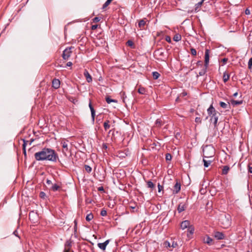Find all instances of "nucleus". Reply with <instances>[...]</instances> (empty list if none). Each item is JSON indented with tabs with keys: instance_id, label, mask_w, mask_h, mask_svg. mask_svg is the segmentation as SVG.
<instances>
[{
	"instance_id": "obj_32",
	"label": "nucleus",
	"mask_w": 252,
	"mask_h": 252,
	"mask_svg": "<svg viewBox=\"0 0 252 252\" xmlns=\"http://www.w3.org/2000/svg\"><path fill=\"white\" fill-rule=\"evenodd\" d=\"M194 227H193L192 225H190L188 228V232L190 234H192L194 232Z\"/></svg>"
},
{
	"instance_id": "obj_51",
	"label": "nucleus",
	"mask_w": 252,
	"mask_h": 252,
	"mask_svg": "<svg viewBox=\"0 0 252 252\" xmlns=\"http://www.w3.org/2000/svg\"><path fill=\"white\" fill-rule=\"evenodd\" d=\"M165 40L167 42H168V43H170L171 42V38H170V36H166L165 37Z\"/></svg>"
},
{
	"instance_id": "obj_64",
	"label": "nucleus",
	"mask_w": 252,
	"mask_h": 252,
	"mask_svg": "<svg viewBox=\"0 0 252 252\" xmlns=\"http://www.w3.org/2000/svg\"><path fill=\"white\" fill-rule=\"evenodd\" d=\"M107 1H108V2H109V3H111V2L112 1V0H107Z\"/></svg>"
},
{
	"instance_id": "obj_27",
	"label": "nucleus",
	"mask_w": 252,
	"mask_h": 252,
	"mask_svg": "<svg viewBox=\"0 0 252 252\" xmlns=\"http://www.w3.org/2000/svg\"><path fill=\"white\" fill-rule=\"evenodd\" d=\"M181 35L179 34H175L174 37H173V40L175 41H179L180 40H181Z\"/></svg>"
},
{
	"instance_id": "obj_30",
	"label": "nucleus",
	"mask_w": 252,
	"mask_h": 252,
	"mask_svg": "<svg viewBox=\"0 0 252 252\" xmlns=\"http://www.w3.org/2000/svg\"><path fill=\"white\" fill-rule=\"evenodd\" d=\"M93 218L94 216L93 214L90 213L89 214H88L86 217V220L88 221H90L93 219Z\"/></svg>"
},
{
	"instance_id": "obj_12",
	"label": "nucleus",
	"mask_w": 252,
	"mask_h": 252,
	"mask_svg": "<svg viewBox=\"0 0 252 252\" xmlns=\"http://www.w3.org/2000/svg\"><path fill=\"white\" fill-rule=\"evenodd\" d=\"M156 53L157 55H158L160 58V59L164 60L165 59L164 56V52L162 49H158L156 51Z\"/></svg>"
},
{
	"instance_id": "obj_10",
	"label": "nucleus",
	"mask_w": 252,
	"mask_h": 252,
	"mask_svg": "<svg viewBox=\"0 0 252 252\" xmlns=\"http://www.w3.org/2000/svg\"><path fill=\"white\" fill-rule=\"evenodd\" d=\"M187 205L183 202L180 203L178 206L177 210L179 213L184 211L187 208Z\"/></svg>"
},
{
	"instance_id": "obj_61",
	"label": "nucleus",
	"mask_w": 252,
	"mask_h": 252,
	"mask_svg": "<svg viewBox=\"0 0 252 252\" xmlns=\"http://www.w3.org/2000/svg\"><path fill=\"white\" fill-rule=\"evenodd\" d=\"M23 142H24V143H23V145H25V147H26V145H27V143L29 142V141H26V140H24H24H23Z\"/></svg>"
},
{
	"instance_id": "obj_19",
	"label": "nucleus",
	"mask_w": 252,
	"mask_h": 252,
	"mask_svg": "<svg viewBox=\"0 0 252 252\" xmlns=\"http://www.w3.org/2000/svg\"><path fill=\"white\" fill-rule=\"evenodd\" d=\"M203 241L205 243L211 245L212 244L213 239L208 236H206L203 239Z\"/></svg>"
},
{
	"instance_id": "obj_18",
	"label": "nucleus",
	"mask_w": 252,
	"mask_h": 252,
	"mask_svg": "<svg viewBox=\"0 0 252 252\" xmlns=\"http://www.w3.org/2000/svg\"><path fill=\"white\" fill-rule=\"evenodd\" d=\"M220 105L221 107L224 109H226L228 111H229V110L230 109V105L229 102L226 103L224 102L221 101L220 103Z\"/></svg>"
},
{
	"instance_id": "obj_54",
	"label": "nucleus",
	"mask_w": 252,
	"mask_h": 252,
	"mask_svg": "<svg viewBox=\"0 0 252 252\" xmlns=\"http://www.w3.org/2000/svg\"><path fill=\"white\" fill-rule=\"evenodd\" d=\"M221 61L223 63V64H225L227 62V58H223L221 60Z\"/></svg>"
},
{
	"instance_id": "obj_14",
	"label": "nucleus",
	"mask_w": 252,
	"mask_h": 252,
	"mask_svg": "<svg viewBox=\"0 0 252 252\" xmlns=\"http://www.w3.org/2000/svg\"><path fill=\"white\" fill-rule=\"evenodd\" d=\"M60 86V81L58 79H54L52 81V87L57 89Z\"/></svg>"
},
{
	"instance_id": "obj_23",
	"label": "nucleus",
	"mask_w": 252,
	"mask_h": 252,
	"mask_svg": "<svg viewBox=\"0 0 252 252\" xmlns=\"http://www.w3.org/2000/svg\"><path fill=\"white\" fill-rule=\"evenodd\" d=\"M138 92L141 94H144L146 93V90L145 88L140 86L138 89Z\"/></svg>"
},
{
	"instance_id": "obj_50",
	"label": "nucleus",
	"mask_w": 252,
	"mask_h": 252,
	"mask_svg": "<svg viewBox=\"0 0 252 252\" xmlns=\"http://www.w3.org/2000/svg\"><path fill=\"white\" fill-rule=\"evenodd\" d=\"M39 196L42 198H44L46 196V194L45 192L41 191L40 192Z\"/></svg>"
},
{
	"instance_id": "obj_41",
	"label": "nucleus",
	"mask_w": 252,
	"mask_h": 252,
	"mask_svg": "<svg viewBox=\"0 0 252 252\" xmlns=\"http://www.w3.org/2000/svg\"><path fill=\"white\" fill-rule=\"evenodd\" d=\"M248 172L252 173V163H250L248 165Z\"/></svg>"
},
{
	"instance_id": "obj_57",
	"label": "nucleus",
	"mask_w": 252,
	"mask_h": 252,
	"mask_svg": "<svg viewBox=\"0 0 252 252\" xmlns=\"http://www.w3.org/2000/svg\"><path fill=\"white\" fill-rule=\"evenodd\" d=\"M245 13L247 15L250 14V10L248 9H246V10H245Z\"/></svg>"
},
{
	"instance_id": "obj_37",
	"label": "nucleus",
	"mask_w": 252,
	"mask_h": 252,
	"mask_svg": "<svg viewBox=\"0 0 252 252\" xmlns=\"http://www.w3.org/2000/svg\"><path fill=\"white\" fill-rule=\"evenodd\" d=\"M85 169L89 173L92 171V168L88 165H85Z\"/></svg>"
},
{
	"instance_id": "obj_55",
	"label": "nucleus",
	"mask_w": 252,
	"mask_h": 252,
	"mask_svg": "<svg viewBox=\"0 0 252 252\" xmlns=\"http://www.w3.org/2000/svg\"><path fill=\"white\" fill-rule=\"evenodd\" d=\"M98 27L97 25H94L92 26V30H95Z\"/></svg>"
},
{
	"instance_id": "obj_56",
	"label": "nucleus",
	"mask_w": 252,
	"mask_h": 252,
	"mask_svg": "<svg viewBox=\"0 0 252 252\" xmlns=\"http://www.w3.org/2000/svg\"><path fill=\"white\" fill-rule=\"evenodd\" d=\"M23 153H24V155L26 156V148H25V145H23Z\"/></svg>"
},
{
	"instance_id": "obj_25",
	"label": "nucleus",
	"mask_w": 252,
	"mask_h": 252,
	"mask_svg": "<svg viewBox=\"0 0 252 252\" xmlns=\"http://www.w3.org/2000/svg\"><path fill=\"white\" fill-rule=\"evenodd\" d=\"M60 188V187L56 184L52 185L51 187V189L53 191L58 190Z\"/></svg>"
},
{
	"instance_id": "obj_44",
	"label": "nucleus",
	"mask_w": 252,
	"mask_h": 252,
	"mask_svg": "<svg viewBox=\"0 0 252 252\" xmlns=\"http://www.w3.org/2000/svg\"><path fill=\"white\" fill-rule=\"evenodd\" d=\"M190 53L193 56L196 55V51L194 48H192L190 49Z\"/></svg>"
},
{
	"instance_id": "obj_7",
	"label": "nucleus",
	"mask_w": 252,
	"mask_h": 252,
	"mask_svg": "<svg viewBox=\"0 0 252 252\" xmlns=\"http://www.w3.org/2000/svg\"><path fill=\"white\" fill-rule=\"evenodd\" d=\"M181 190V184L178 181H177L176 184L173 187V193L174 194L178 193Z\"/></svg>"
},
{
	"instance_id": "obj_52",
	"label": "nucleus",
	"mask_w": 252,
	"mask_h": 252,
	"mask_svg": "<svg viewBox=\"0 0 252 252\" xmlns=\"http://www.w3.org/2000/svg\"><path fill=\"white\" fill-rule=\"evenodd\" d=\"M46 184L48 185H53L52 184V182L51 180H49V179H47L46 180Z\"/></svg>"
},
{
	"instance_id": "obj_13",
	"label": "nucleus",
	"mask_w": 252,
	"mask_h": 252,
	"mask_svg": "<svg viewBox=\"0 0 252 252\" xmlns=\"http://www.w3.org/2000/svg\"><path fill=\"white\" fill-rule=\"evenodd\" d=\"M29 219L32 220L33 222H35L37 219V215L36 213H34L33 211L29 213Z\"/></svg>"
},
{
	"instance_id": "obj_49",
	"label": "nucleus",
	"mask_w": 252,
	"mask_h": 252,
	"mask_svg": "<svg viewBox=\"0 0 252 252\" xmlns=\"http://www.w3.org/2000/svg\"><path fill=\"white\" fill-rule=\"evenodd\" d=\"M158 192H160L163 189V186L160 185L159 184H158Z\"/></svg>"
},
{
	"instance_id": "obj_63",
	"label": "nucleus",
	"mask_w": 252,
	"mask_h": 252,
	"mask_svg": "<svg viewBox=\"0 0 252 252\" xmlns=\"http://www.w3.org/2000/svg\"><path fill=\"white\" fill-rule=\"evenodd\" d=\"M103 190V187H101L99 188V190Z\"/></svg>"
},
{
	"instance_id": "obj_35",
	"label": "nucleus",
	"mask_w": 252,
	"mask_h": 252,
	"mask_svg": "<svg viewBox=\"0 0 252 252\" xmlns=\"http://www.w3.org/2000/svg\"><path fill=\"white\" fill-rule=\"evenodd\" d=\"M207 68H206V66H204V68L202 69L199 72V76H203L204 75L207 71Z\"/></svg>"
},
{
	"instance_id": "obj_60",
	"label": "nucleus",
	"mask_w": 252,
	"mask_h": 252,
	"mask_svg": "<svg viewBox=\"0 0 252 252\" xmlns=\"http://www.w3.org/2000/svg\"><path fill=\"white\" fill-rule=\"evenodd\" d=\"M72 65V63L70 62H68L67 63H66V65L67 66H71V65Z\"/></svg>"
},
{
	"instance_id": "obj_34",
	"label": "nucleus",
	"mask_w": 252,
	"mask_h": 252,
	"mask_svg": "<svg viewBox=\"0 0 252 252\" xmlns=\"http://www.w3.org/2000/svg\"><path fill=\"white\" fill-rule=\"evenodd\" d=\"M156 125L157 127H160L162 125V121L160 119H157L156 121Z\"/></svg>"
},
{
	"instance_id": "obj_11",
	"label": "nucleus",
	"mask_w": 252,
	"mask_h": 252,
	"mask_svg": "<svg viewBox=\"0 0 252 252\" xmlns=\"http://www.w3.org/2000/svg\"><path fill=\"white\" fill-rule=\"evenodd\" d=\"M84 75L88 83L92 82V77L87 69H85L84 71Z\"/></svg>"
},
{
	"instance_id": "obj_39",
	"label": "nucleus",
	"mask_w": 252,
	"mask_h": 252,
	"mask_svg": "<svg viewBox=\"0 0 252 252\" xmlns=\"http://www.w3.org/2000/svg\"><path fill=\"white\" fill-rule=\"evenodd\" d=\"M165 159L166 160H168V161H170L172 159V156L171 154H169V153H167L166 154V156H165Z\"/></svg>"
},
{
	"instance_id": "obj_21",
	"label": "nucleus",
	"mask_w": 252,
	"mask_h": 252,
	"mask_svg": "<svg viewBox=\"0 0 252 252\" xmlns=\"http://www.w3.org/2000/svg\"><path fill=\"white\" fill-rule=\"evenodd\" d=\"M230 169V168L228 166H224L223 167L222 170V175H226L229 170Z\"/></svg>"
},
{
	"instance_id": "obj_46",
	"label": "nucleus",
	"mask_w": 252,
	"mask_h": 252,
	"mask_svg": "<svg viewBox=\"0 0 252 252\" xmlns=\"http://www.w3.org/2000/svg\"><path fill=\"white\" fill-rule=\"evenodd\" d=\"M110 4V3H109L108 1H106L102 6V9H104L106 7H107Z\"/></svg>"
},
{
	"instance_id": "obj_59",
	"label": "nucleus",
	"mask_w": 252,
	"mask_h": 252,
	"mask_svg": "<svg viewBox=\"0 0 252 252\" xmlns=\"http://www.w3.org/2000/svg\"><path fill=\"white\" fill-rule=\"evenodd\" d=\"M187 95V93L186 92H183L181 94V95L182 96H185Z\"/></svg>"
},
{
	"instance_id": "obj_36",
	"label": "nucleus",
	"mask_w": 252,
	"mask_h": 252,
	"mask_svg": "<svg viewBox=\"0 0 252 252\" xmlns=\"http://www.w3.org/2000/svg\"><path fill=\"white\" fill-rule=\"evenodd\" d=\"M159 73L157 71L153 72V77L154 79H157L159 77Z\"/></svg>"
},
{
	"instance_id": "obj_16",
	"label": "nucleus",
	"mask_w": 252,
	"mask_h": 252,
	"mask_svg": "<svg viewBox=\"0 0 252 252\" xmlns=\"http://www.w3.org/2000/svg\"><path fill=\"white\" fill-rule=\"evenodd\" d=\"M64 247V252H69V251L70 250L71 247V242L70 241H67L65 243ZM71 252H74L72 251Z\"/></svg>"
},
{
	"instance_id": "obj_3",
	"label": "nucleus",
	"mask_w": 252,
	"mask_h": 252,
	"mask_svg": "<svg viewBox=\"0 0 252 252\" xmlns=\"http://www.w3.org/2000/svg\"><path fill=\"white\" fill-rule=\"evenodd\" d=\"M207 113L210 116V121H213L214 126L215 127H217L218 126V116L217 115V112L213 107V105L211 104L207 109Z\"/></svg>"
},
{
	"instance_id": "obj_31",
	"label": "nucleus",
	"mask_w": 252,
	"mask_h": 252,
	"mask_svg": "<svg viewBox=\"0 0 252 252\" xmlns=\"http://www.w3.org/2000/svg\"><path fill=\"white\" fill-rule=\"evenodd\" d=\"M147 187L148 188H151V189H153V188H155V185L151 181H148L147 182Z\"/></svg>"
},
{
	"instance_id": "obj_2",
	"label": "nucleus",
	"mask_w": 252,
	"mask_h": 252,
	"mask_svg": "<svg viewBox=\"0 0 252 252\" xmlns=\"http://www.w3.org/2000/svg\"><path fill=\"white\" fill-rule=\"evenodd\" d=\"M219 220L221 227L223 228H227L231 225V217L229 214H221Z\"/></svg>"
},
{
	"instance_id": "obj_48",
	"label": "nucleus",
	"mask_w": 252,
	"mask_h": 252,
	"mask_svg": "<svg viewBox=\"0 0 252 252\" xmlns=\"http://www.w3.org/2000/svg\"><path fill=\"white\" fill-rule=\"evenodd\" d=\"M195 122L198 124L201 123V119L200 117H196L195 119Z\"/></svg>"
},
{
	"instance_id": "obj_22",
	"label": "nucleus",
	"mask_w": 252,
	"mask_h": 252,
	"mask_svg": "<svg viewBox=\"0 0 252 252\" xmlns=\"http://www.w3.org/2000/svg\"><path fill=\"white\" fill-rule=\"evenodd\" d=\"M212 158H211V159L209 160H206L205 159H203L204 166L205 167H208L209 165H210V164L212 162Z\"/></svg>"
},
{
	"instance_id": "obj_24",
	"label": "nucleus",
	"mask_w": 252,
	"mask_h": 252,
	"mask_svg": "<svg viewBox=\"0 0 252 252\" xmlns=\"http://www.w3.org/2000/svg\"><path fill=\"white\" fill-rule=\"evenodd\" d=\"M109 123H110V121L109 120H106L104 123L103 126H104V128L105 130H107V129H108L110 128V126L109 125Z\"/></svg>"
},
{
	"instance_id": "obj_58",
	"label": "nucleus",
	"mask_w": 252,
	"mask_h": 252,
	"mask_svg": "<svg viewBox=\"0 0 252 252\" xmlns=\"http://www.w3.org/2000/svg\"><path fill=\"white\" fill-rule=\"evenodd\" d=\"M102 148L104 149H107V146L106 144L103 143L102 144Z\"/></svg>"
},
{
	"instance_id": "obj_43",
	"label": "nucleus",
	"mask_w": 252,
	"mask_h": 252,
	"mask_svg": "<svg viewBox=\"0 0 252 252\" xmlns=\"http://www.w3.org/2000/svg\"><path fill=\"white\" fill-rule=\"evenodd\" d=\"M164 245L166 247H169V248L171 247V243L170 242H168V241L164 242Z\"/></svg>"
},
{
	"instance_id": "obj_15",
	"label": "nucleus",
	"mask_w": 252,
	"mask_h": 252,
	"mask_svg": "<svg viewBox=\"0 0 252 252\" xmlns=\"http://www.w3.org/2000/svg\"><path fill=\"white\" fill-rule=\"evenodd\" d=\"M214 237L217 240H222L224 238V234L222 232H219V231H217V232H215Z\"/></svg>"
},
{
	"instance_id": "obj_4",
	"label": "nucleus",
	"mask_w": 252,
	"mask_h": 252,
	"mask_svg": "<svg viewBox=\"0 0 252 252\" xmlns=\"http://www.w3.org/2000/svg\"><path fill=\"white\" fill-rule=\"evenodd\" d=\"M205 158H212L215 154V150L212 145H206L203 149Z\"/></svg>"
},
{
	"instance_id": "obj_20",
	"label": "nucleus",
	"mask_w": 252,
	"mask_h": 252,
	"mask_svg": "<svg viewBox=\"0 0 252 252\" xmlns=\"http://www.w3.org/2000/svg\"><path fill=\"white\" fill-rule=\"evenodd\" d=\"M202 4V1H200L195 4L194 10L195 12H197L199 11L200 8L201 7Z\"/></svg>"
},
{
	"instance_id": "obj_33",
	"label": "nucleus",
	"mask_w": 252,
	"mask_h": 252,
	"mask_svg": "<svg viewBox=\"0 0 252 252\" xmlns=\"http://www.w3.org/2000/svg\"><path fill=\"white\" fill-rule=\"evenodd\" d=\"M126 45L132 48H134V43L133 42V41L132 40H128L127 42H126Z\"/></svg>"
},
{
	"instance_id": "obj_62",
	"label": "nucleus",
	"mask_w": 252,
	"mask_h": 252,
	"mask_svg": "<svg viewBox=\"0 0 252 252\" xmlns=\"http://www.w3.org/2000/svg\"><path fill=\"white\" fill-rule=\"evenodd\" d=\"M237 95H238V93H237V92H236V93H234V94H233V96H234V97L237 96Z\"/></svg>"
},
{
	"instance_id": "obj_1",
	"label": "nucleus",
	"mask_w": 252,
	"mask_h": 252,
	"mask_svg": "<svg viewBox=\"0 0 252 252\" xmlns=\"http://www.w3.org/2000/svg\"><path fill=\"white\" fill-rule=\"evenodd\" d=\"M34 158L37 161L49 160L56 162L58 158V156L54 150L43 148L41 151L34 154Z\"/></svg>"
},
{
	"instance_id": "obj_42",
	"label": "nucleus",
	"mask_w": 252,
	"mask_h": 252,
	"mask_svg": "<svg viewBox=\"0 0 252 252\" xmlns=\"http://www.w3.org/2000/svg\"><path fill=\"white\" fill-rule=\"evenodd\" d=\"M100 215H101V216H103V217L104 216H106L107 215V211H106V210H105V209H102L101 211Z\"/></svg>"
},
{
	"instance_id": "obj_17",
	"label": "nucleus",
	"mask_w": 252,
	"mask_h": 252,
	"mask_svg": "<svg viewBox=\"0 0 252 252\" xmlns=\"http://www.w3.org/2000/svg\"><path fill=\"white\" fill-rule=\"evenodd\" d=\"M89 106L90 109L91 110V117H92V121H93V122H94V117H95V110H94V107H93L91 101L89 103Z\"/></svg>"
},
{
	"instance_id": "obj_47",
	"label": "nucleus",
	"mask_w": 252,
	"mask_h": 252,
	"mask_svg": "<svg viewBox=\"0 0 252 252\" xmlns=\"http://www.w3.org/2000/svg\"><path fill=\"white\" fill-rule=\"evenodd\" d=\"M101 19V18L100 17H95V18H94L93 19V22H98Z\"/></svg>"
},
{
	"instance_id": "obj_38",
	"label": "nucleus",
	"mask_w": 252,
	"mask_h": 252,
	"mask_svg": "<svg viewBox=\"0 0 252 252\" xmlns=\"http://www.w3.org/2000/svg\"><path fill=\"white\" fill-rule=\"evenodd\" d=\"M106 101L107 102V103H109V104L112 102H117V101L116 100L111 99L109 97H107L106 98Z\"/></svg>"
},
{
	"instance_id": "obj_40",
	"label": "nucleus",
	"mask_w": 252,
	"mask_h": 252,
	"mask_svg": "<svg viewBox=\"0 0 252 252\" xmlns=\"http://www.w3.org/2000/svg\"><path fill=\"white\" fill-rule=\"evenodd\" d=\"M171 247H172L173 248H175L178 246L177 243L176 242H175L174 241H173L172 240H171Z\"/></svg>"
},
{
	"instance_id": "obj_28",
	"label": "nucleus",
	"mask_w": 252,
	"mask_h": 252,
	"mask_svg": "<svg viewBox=\"0 0 252 252\" xmlns=\"http://www.w3.org/2000/svg\"><path fill=\"white\" fill-rule=\"evenodd\" d=\"M146 25V21L144 20H141L138 23V27L142 28Z\"/></svg>"
},
{
	"instance_id": "obj_5",
	"label": "nucleus",
	"mask_w": 252,
	"mask_h": 252,
	"mask_svg": "<svg viewBox=\"0 0 252 252\" xmlns=\"http://www.w3.org/2000/svg\"><path fill=\"white\" fill-rule=\"evenodd\" d=\"M72 47L67 48L63 51L62 57L64 60H67L70 57L72 53Z\"/></svg>"
},
{
	"instance_id": "obj_53",
	"label": "nucleus",
	"mask_w": 252,
	"mask_h": 252,
	"mask_svg": "<svg viewBox=\"0 0 252 252\" xmlns=\"http://www.w3.org/2000/svg\"><path fill=\"white\" fill-rule=\"evenodd\" d=\"M13 234L15 236H17V237H18V238H20L19 236L18 235V231H17L16 230H15V231L13 232Z\"/></svg>"
},
{
	"instance_id": "obj_9",
	"label": "nucleus",
	"mask_w": 252,
	"mask_h": 252,
	"mask_svg": "<svg viewBox=\"0 0 252 252\" xmlns=\"http://www.w3.org/2000/svg\"><path fill=\"white\" fill-rule=\"evenodd\" d=\"M190 221L188 220L183 221L180 224L181 228L183 230L188 228L190 226Z\"/></svg>"
},
{
	"instance_id": "obj_8",
	"label": "nucleus",
	"mask_w": 252,
	"mask_h": 252,
	"mask_svg": "<svg viewBox=\"0 0 252 252\" xmlns=\"http://www.w3.org/2000/svg\"><path fill=\"white\" fill-rule=\"evenodd\" d=\"M109 242H110V240H107L104 243H98L97 246L101 250H102L103 251H105L106 249V247L109 244Z\"/></svg>"
},
{
	"instance_id": "obj_6",
	"label": "nucleus",
	"mask_w": 252,
	"mask_h": 252,
	"mask_svg": "<svg viewBox=\"0 0 252 252\" xmlns=\"http://www.w3.org/2000/svg\"><path fill=\"white\" fill-rule=\"evenodd\" d=\"M209 55H210V50L208 49H206L205 52V60H204V66H206V68H208L209 63Z\"/></svg>"
},
{
	"instance_id": "obj_29",
	"label": "nucleus",
	"mask_w": 252,
	"mask_h": 252,
	"mask_svg": "<svg viewBox=\"0 0 252 252\" xmlns=\"http://www.w3.org/2000/svg\"><path fill=\"white\" fill-rule=\"evenodd\" d=\"M229 78V75L228 74L226 73L225 72L223 73V80L224 82H226Z\"/></svg>"
},
{
	"instance_id": "obj_26",
	"label": "nucleus",
	"mask_w": 252,
	"mask_h": 252,
	"mask_svg": "<svg viewBox=\"0 0 252 252\" xmlns=\"http://www.w3.org/2000/svg\"><path fill=\"white\" fill-rule=\"evenodd\" d=\"M231 103L233 105L235 106V105H240V104H242L243 101L242 100L238 101V100H232L231 101Z\"/></svg>"
},
{
	"instance_id": "obj_45",
	"label": "nucleus",
	"mask_w": 252,
	"mask_h": 252,
	"mask_svg": "<svg viewBox=\"0 0 252 252\" xmlns=\"http://www.w3.org/2000/svg\"><path fill=\"white\" fill-rule=\"evenodd\" d=\"M63 148L64 149H66V150H67V143L66 142H63L62 143Z\"/></svg>"
}]
</instances>
